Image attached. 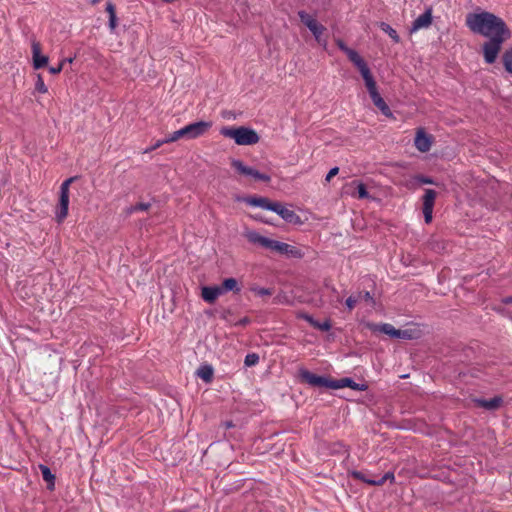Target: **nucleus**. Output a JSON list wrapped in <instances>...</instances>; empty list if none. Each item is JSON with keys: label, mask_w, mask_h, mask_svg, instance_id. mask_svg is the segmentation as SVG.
I'll use <instances>...</instances> for the list:
<instances>
[{"label": "nucleus", "mask_w": 512, "mask_h": 512, "mask_svg": "<svg viewBox=\"0 0 512 512\" xmlns=\"http://www.w3.org/2000/svg\"><path fill=\"white\" fill-rule=\"evenodd\" d=\"M349 387L353 390H363V387H361L359 384L355 383L350 378H342L339 380H332V389H341Z\"/></svg>", "instance_id": "22"}, {"label": "nucleus", "mask_w": 512, "mask_h": 512, "mask_svg": "<svg viewBox=\"0 0 512 512\" xmlns=\"http://www.w3.org/2000/svg\"><path fill=\"white\" fill-rule=\"evenodd\" d=\"M185 138L184 129L183 127L179 130L174 131L173 133L169 134L165 139H163V142L166 143H172L176 142L177 140Z\"/></svg>", "instance_id": "29"}, {"label": "nucleus", "mask_w": 512, "mask_h": 512, "mask_svg": "<svg viewBox=\"0 0 512 512\" xmlns=\"http://www.w3.org/2000/svg\"><path fill=\"white\" fill-rule=\"evenodd\" d=\"M244 201L250 206L260 207L270 211L273 210L275 203L271 202L268 198L265 197H248L245 198Z\"/></svg>", "instance_id": "21"}, {"label": "nucleus", "mask_w": 512, "mask_h": 512, "mask_svg": "<svg viewBox=\"0 0 512 512\" xmlns=\"http://www.w3.org/2000/svg\"><path fill=\"white\" fill-rule=\"evenodd\" d=\"M212 127L211 121H198L183 127L186 139H196L205 135Z\"/></svg>", "instance_id": "8"}, {"label": "nucleus", "mask_w": 512, "mask_h": 512, "mask_svg": "<svg viewBox=\"0 0 512 512\" xmlns=\"http://www.w3.org/2000/svg\"><path fill=\"white\" fill-rule=\"evenodd\" d=\"M116 25H117L116 15H111V17H109V27H110V29L114 30L116 28Z\"/></svg>", "instance_id": "41"}, {"label": "nucleus", "mask_w": 512, "mask_h": 512, "mask_svg": "<svg viewBox=\"0 0 512 512\" xmlns=\"http://www.w3.org/2000/svg\"><path fill=\"white\" fill-rule=\"evenodd\" d=\"M74 181V178L71 177L65 180L60 187V199L58 207L55 211V218L58 223L63 222V220L68 215V207H69V187L71 183Z\"/></svg>", "instance_id": "4"}, {"label": "nucleus", "mask_w": 512, "mask_h": 512, "mask_svg": "<svg viewBox=\"0 0 512 512\" xmlns=\"http://www.w3.org/2000/svg\"><path fill=\"white\" fill-rule=\"evenodd\" d=\"M74 59H75L74 57H69V58L62 59L60 61V63L56 67H50L49 68V72L52 73V74L60 73L62 71L64 65L66 63H69V64L73 63Z\"/></svg>", "instance_id": "31"}, {"label": "nucleus", "mask_w": 512, "mask_h": 512, "mask_svg": "<svg viewBox=\"0 0 512 512\" xmlns=\"http://www.w3.org/2000/svg\"><path fill=\"white\" fill-rule=\"evenodd\" d=\"M338 47L347 55L349 60L356 66L359 70L361 76L367 74L370 69L365 62V60L359 55V53L349 47H347L344 42L339 41Z\"/></svg>", "instance_id": "7"}, {"label": "nucleus", "mask_w": 512, "mask_h": 512, "mask_svg": "<svg viewBox=\"0 0 512 512\" xmlns=\"http://www.w3.org/2000/svg\"><path fill=\"white\" fill-rule=\"evenodd\" d=\"M35 89L37 92L39 93H47L48 91V88L47 86L45 85L44 83V80L42 78V76L40 74L37 75V80H36V83H35Z\"/></svg>", "instance_id": "34"}, {"label": "nucleus", "mask_w": 512, "mask_h": 512, "mask_svg": "<svg viewBox=\"0 0 512 512\" xmlns=\"http://www.w3.org/2000/svg\"><path fill=\"white\" fill-rule=\"evenodd\" d=\"M259 362V356L256 353L247 354L244 363L247 367L256 365Z\"/></svg>", "instance_id": "35"}, {"label": "nucleus", "mask_w": 512, "mask_h": 512, "mask_svg": "<svg viewBox=\"0 0 512 512\" xmlns=\"http://www.w3.org/2000/svg\"><path fill=\"white\" fill-rule=\"evenodd\" d=\"M298 15L303 24H305V26L313 33L316 40L320 42V36L324 31V27L319 24L312 15L306 13L305 11H300Z\"/></svg>", "instance_id": "9"}, {"label": "nucleus", "mask_w": 512, "mask_h": 512, "mask_svg": "<svg viewBox=\"0 0 512 512\" xmlns=\"http://www.w3.org/2000/svg\"><path fill=\"white\" fill-rule=\"evenodd\" d=\"M436 192L432 189H426L423 196V214L425 222L428 224L432 221L433 208L436 199Z\"/></svg>", "instance_id": "11"}, {"label": "nucleus", "mask_w": 512, "mask_h": 512, "mask_svg": "<svg viewBox=\"0 0 512 512\" xmlns=\"http://www.w3.org/2000/svg\"><path fill=\"white\" fill-rule=\"evenodd\" d=\"M346 193L359 199L369 198L365 185L360 181H352L345 186Z\"/></svg>", "instance_id": "15"}, {"label": "nucleus", "mask_w": 512, "mask_h": 512, "mask_svg": "<svg viewBox=\"0 0 512 512\" xmlns=\"http://www.w3.org/2000/svg\"><path fill=\"white\" fill-rule=\"evenodd\" d=\"M250 290L257 296L264 297L272 295V290L259 286H252Z\"/></svg>", "instance_id": "33"}, {"label": "nucleus", "mask_w": 512, "mask_h": 512, "mask_svg": "<svg viewBox=\"0 0 512 512\" xmlns=\"http://www.w3.org/2000/svg\"><path fill=\"white\" fill-rule=\"evenodd\" d=\"M362 301V292L356 295H352L346 299V306L349 310H352L358 302Z\"/></svg>", "instance_id": "32"}, {"label": "nucleus", "mask_w": 512, "mask_h": 512, "mask_svg": "<svg viewBox=\"0 0 512 512\" xmlns=\"http://www.w3.org/2000/svg\"><path fill=\"white\" fill-rule=\"evenodd\" d=\"M232 167L235 169L237 173L240 175L251 177L258 181L269 182L271 177L267 174L261 173L256 169L245 165L241 160L234 159L231 162Z\"/></svg>", "instance_id": "6"}, {"label": "nucleus", "mask_w": 512, "mask_h": 512, "mask_svg": "<svg viewBox=\"0 0 512 512\" xmlns=\"http://www.w3.org/2000/svg\"><path fill=\"white\" fill-rule=\"evenodd\" d=\"M338 172H339V168L338 167H334V168L330 169V171L326 175L325 180L327 182H329L334 176H336L338 174Z\"/></svg>", "instance_id": "39"}, {"label": "nucleus", "mask_w": 512, "mask_h": 512, "mask_svg": "<svg viewBox=\"0 0 512 512\" xmlns=\"http://www.w3.org/2000/svg\"><path fill=\"white\" fill-rule=\"evenodd\" d=\"M213 373H214L213 368L210 365H202L197 370V376L200 379H202L203 381H205L206 383H209L212 381Z\"/></svg>", "instance_id": "25"}, {"label": "nucleus", "mask_w": 512, "mask_h": 512, "mask_svg": "<svg viewBox=\"0 0 512 512\" xmlns=\"http://www.w3.org/2000/svg\"><path fill=\"white\" fill-rule=\"evenodd\" d=\"M353 475L356 478H358V479L362 480L363 482L368 483L370 485L380 486V485H383L388 480L391 482L394 481V474L391 472H387L385 475H383L382 477H380L378 479L367 478L361 472H354Z\"/></svg>", "instance_id": "20"}, {"label": "nucleus", "mask_w": 512, "mask_h": 512, "mask_svg": "<svg viewBox=\"0 0 512 512\" xmlns=\"http://www.w3.org/2000/svg\"><path fill=\"white\" fill-rule=\"evenodd\" d=\"M431 24H432V9L427 8L423 14H421L414 20V22L410 28V33H415L421 29H426V28L430 27Z\"/></svg>", "instance_id": "13"}, {"label": "nucleus", "mask_w": 512, "mask_h": 512, "mask_svg": "<svg viewBox=\"0 0 512 512\" xmlns=\"http://www.w3.org/2000/svg\"><path fill=\"white\" fill-rule=\"evenodd\" d=\"M510 36H501L496 38H490L483 45L484 59L488 64H492L496 61L499 52L501 51L502 45L507 41Z\"/></svg>", "instance_id": "5"}, {"label": "nucleus", "mask_w": 512, "mask_h": 512, "mask_svg": "<svg viewBox=\"0 0 512 512\" xmlns=\"http://www.w3.org/2000/svg\"><path fill=\"white\" fill-rule=\"evenodd\" d=\"M380 28H381L385 33H387V34L390 36V38H391L394 42L398 43V42L400 41L399 35H398V33L396 32V30H395V29H393V28H392L390 25H388L387 23L382 22V23L380 24Z\"/></svg>", "instance_id": "28"}, {"label": "nucleus", "mask_w": 512, "mask_h": 512, "mask_svg": "<svg viewBox=\"0 0 512 512\" xmlns=\"http://www.w3.org/2000/svg\"><path fill=\"white\" fill-rule=\"evenodd\" d=\"M223 290L221 289V285H215V286H204L201 289V297L202 299L207 303H214L217 298L222 296Z\"/></svg>", "instance_id": "18"}, {"label": "nucleus", "mask_w": 512, "mask_h": 512, "mask_svg": "<svg viewBox=\"0 0 512 512\" xmlns=\"http://www.w3.org/2000/svg\"><path fill=\"white\" fill-rule=\"evenodd\" d=\"M247 240L273 252L276 240L260 235L258 232L249 230L245 232Z\"/></svg>", "instance_id": "10"}, {"label": "nucleus", "mask_w": 512, "mask_h": 512, "mask_svg": "<svg viewBox=\"0 0 512 512\" xmlns=\"http://www.w3.org/2000/svg\"><path fill=\"white\" fill-rule=\"evenodd\" d=\"M362 300H365L367 302H373V297L370 294V292H362Z\"/></svg>", "instance_id": "45"}, {"label": "nucleus", "mask_w": 512, "mask_h": 512, "mask_svg": "<svg viewBox=\"0 0 512 512\" xmlns=\"http://www.w3.org/2000/svg\"><path fill=\"white\" fill-rule=\"evenodd\" d=\"M368 93L374 103V105L384 114L386 117L393 118V113L389 106L386 104L384 99L378 92L376 81L373 78L371 71L362 76Z\"/></svg>", "instance_id": "3"}, {"label": "nucleus", "mask_w": 512, "mask_h": 512, "mask_svg": "<svg viewBox=\"0 0 512 512\" xmlns=\"http://www.w3.org/2000/svg\"><path fill=\"white\" fill-rule=\"evenodd\" d=\"M301 377L312 386L332 388V380H329L323 376H318L307 370L301 372Z\"/></svg>", "instance_id": "12"}, {"label": "nucleus", "mask_w": 512, "mask_h": 512, "mask_svg": "<svg viewBox=\"0 0 512 512\" xmlns=\"http://www.w3.org/2000/svg\"><path fill=\"white\" fill-rule=\"evenodd\" d=\"M32 59H33V67L35 69H40L48 64V57L41 54V46L39 42L32 41Z\"/></svg>", "instance_id": "16"}, {"label": "nucleus", "mask_w": 512, "mask_h": 512, "mask_svg": "<svg viewBox=\"0 0 512 512\" xmlns=\"http://www.w3.org/2000/svg\"><path fill=\"white\" fill-rule=\"evenodd\" d=\"M313 327L321 331H329L331 329V323L329 320H325L323 322L317 321L316 323H313Z\"/></svg>", "instance_id": "36"}, {"label": "nucleus", "mask_w": 512, "mask_h": 512, "mask_svg": "<svg viewBox=\"0 0 512 512\" xmlns=\"http://www.w3.org/2000/svg\"><path fill=\"white\" fill-rule=\"evenodd\" d=\"M273 252L288 257L299 258L302 256L300 250H298L296 247L280 241H276Z\"/></svg>", "instance_id": "19"}, {"label": "nucleus", "mask_w": 512, "mask_h": 512, "mask_svg": "<svg viewBox=\"0 0 512 512\" xmlns=\"http://www.w3.org/2000/svg\"><path fill=\"white\" fill-rule=\"evenodd\" d=\"M106 11L108 12L109 17H111V15H116L115 7H114V5L112 3H108L106 5Z\"/></svg>", "instance_id": "43"}, {"label": "nucleus", "mask_w": 512, "mask_h": 512, "mask_svg": "<svg viewBox=\"0 0 512 512\" xmlns=\"http://www.w3.org/2000/svg\"><path fill=\"white\" fill-rule=\"evenodd\" d=\"M415 147L420 152H427L432 145V137L425 133L423 129H418L414 140Z\"/></svg>", "instance_id": "17"}, {"label": "nucleus", "mask_w": 512, "mask_h": 512, "mask_svg": "<svg viewBox=\"0 0 512 512\" xmlns=\"http://www.w3.org/2000/svg\"><path fill=\"white\" fill-rule=\"evenodd\" d=\"M466 25L473 33L480 34L489 39L511 36L506 23L500 17L486 11L468 14Z\"/></svg>", "instance_id": "1"}, {"label": "nucleus", "mask_w": 512, "mask_h": 512, "mask_svg": "<svg viewBox=\"0 0 512 512\" xmlns=\"http://www.w3.org/2000/svg\"><path fill=\"white\" fill-rule=\"evenodd\" d=\"M40 470L43 479L49 484V488L53 489L55 476L52 474L51 470L45 465H40Z\"/></svg>", "instance_id": "27"}, {"label": "nucleus", "mask_w": 512, "mask_h": 512, "mask_svg": "<svg viewBox=\"0 0 512 512\" xmlns=\"http://www.w3.org/2000/svg\"><path fill=\"white\" fill-rule=\"evenodd\" d=\"M149 207H150L149 203H139V204H136L135 206L130 207L128 210V213H134L137 211H145V210H148Z\"/></svg>", "instance_id": "37"}, {"label": "nucleus", "mask_w": 512, "mask_h": 512, "mask_svg": "<svg viewBox=\"0 0 512 512\" xmlns=\"http://www.w3.org/2000/svg\"><path fill=\"white\" fill-rule=\"evenodd\" d=\"M373 330L382 332L392 338H397V336H399V329H395L393 325L388 323L374 325Z\"/></svg>", "instance_id": "24"}, {"label": "nucleus", "mask_w": 512, "mask_h": 512, "mask_svg": "<svg viewBox=\"0 0 512 512\" xmlns=\"http://www.w3.org/2000/svg\"><path fill=\"white\" fill-rule=\"evenodd\" d=\"M511 301H512V299H511V298H507V299H506V302H511Z\"/></svg>", "instance_id": "46"}, {"label": "nucleus", "mask_w": 512, "mask_h": 512, "mask_svg": "<svg viewBox=\"0 0 512 512\" xmlns=\"http://www.w3.org/2000/svg\"><path fill=\"white\" fill-rule=\"evenodd\" d=\"M272 211L289 223L296 224L300 222V217L293 210L286 208L281 203L275 202Z\"/></svg>", "instance_id": "14"}, {"label": "nucleus", "mask_w": 512, "mask_h": 512, "mask_svg": "<svg viewBox=\"0 0 512 512\" xmlns=\"http://www.w3.org/2000/svg\"><path fill=\"white\" fill-rule=\"evenodd\" d=\"M300 317L303 318L304 320H306L307 322H309L312 326H313V323L317 322L312 316H310L308 314H301Z\"/></svg>", "instance_id": "44"}, {"label": "nucleus", "mask_w": 512, "mask_h": 512, "mask_svg": "<svg viewBox=\"0 0 512 512\" xmlns=\"http://www.w3.org/2000/svg\"><path fill=\"white\" fill-rule=\"evenodd\" d=\"M163 144H165V142H163V139L162 140H158L155 144H153V146H151L150 148H147L145 149V153H149L159 147H161Z\"/></svg>", "instance_id": "40"}, {"label": "nucleus", "mask_w": 512, "mask_h": 512, "mask_svg": "<svg viewBox=\"0 0 512 512\" xmlns=\"http://www.w3.org/2000/svg\"><path fill=\"white\" fill-rule=\"evenodd\" d=\"M417 180L422 184H433V180L428 177L419 176L417 177Z\"/></svg>", "instance_id": "42"}, {"label": "nucleus", "mask_w": 512, "mask_h": 512, "mask_svg": "<svg viewBox=\"0 0 512 512\" xmlns=\"http://www.w3.org/2000/svg\"><path fill=\"white\" fill-rule=\"evenodd\" d=\"M502 399L500 397H494L490 400H477V403L487 410H494L500 406Z\"/></svg>", "instance_id": "26"}, {"label": "nucleus", "mask_w": 512, "mask_h": 512, "mask_svg": "<svg viewBox=\"0 0 512 512\" xmlns=\"http://www.w3.org/2000/svg\"><path fill=\"white\" fill-rule=\"evenodd\" d=\"M220 134L233 139L237 145H253L259 141L256 131L246 127H222Z\"/></svg>", "instance_id": "2"}, {"label": "nucleus", "mask_w": 512, "mask_h": 512, "mask_svg": "<svg viewBox=\"0 0 512 512\" xmlns=\"http://www.w3.org/2000/svg\"><path fill=\"white\" fill-rule=\"evenodd\" d=\"M399 339H412L414 338V334L410 330H400L399 329V336H397Z\"/></svg>", "instance_id": "38"}, {"label": "nucleus", "mask_w": 512, "mask_h": 512, "mask_svg": "<svg viewBox=\"0 0 512 512\" xmlns=\"http://www.w3.org/2000/svg\"><path fill=\"white\" fill-rule=\"evenodd\" d=\"M503 64L506 71L512 73V47L504 53Z\"/></svg>", "instance_id": "30"}, {"label": "nucleus", "mask_w": 512, "mask_h": 512, "mask_svg": "<svg viewBox=\"0 0 512 512\" xmlns=\"http://www.w3.org/2000/svg\"><path fill=\"white\" fill-rule=\"evenodd\" d=\"M221 289L223 290L224 294L227 292L239 293L241 290L239 283L235 278L224 279V281L222 282V285H221Z\"/></svg>", "instance_id": "23"}]
</instances>
